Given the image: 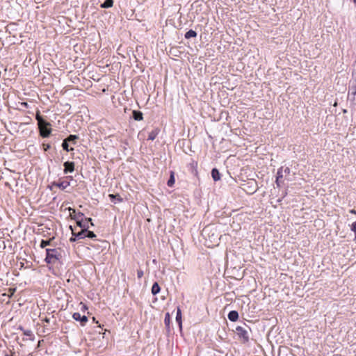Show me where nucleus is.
<instances>
[{"instance_id":"c756f323","label":"nucleus","mask_w":356,"mask_h":356,"mask_svg":"<svg viewBox=\"0 0 356 356\" xmlns=\"http://www.w3.org/2000/svg\"><path fill=\"white\" fill-rule=\"evenodd\" d=\"M0 356H11V355L9 354L7 351L3 350L0 351Z\"/></svg>"},{"instance_id":"ddd939ff","label":"nucleus","mask_w":356,"mask_h":356,"mask_svg":"<svg viewBox=\"0 0 356 356\" xmlns=\"http://www.w3.org/2000/svg\"><path fill=\"white\" fill-rule=\"evenodd\" d=\"M133 118L136 121H140L143 120V113L140 111H133L132 112Z\"/></svg>"},{"instance_id":"5701e85b","label":"nucleus","mask_w":356,"mask_h":356,"mask_svg":"<svg viewBox=\"0 0 356 356\" xmlns=\"http://www.w3.org/2000/svg\"><path fill=\"white\" fill-rule=\"evenodd\" d=\"M174 183H175V178H174L173 173H172L170 179L168 181L167 184L168 186L172 187L173 186Z\"/></svg>"},{"instance_id":"9b49d317","label":"nucleus","mask_w":356,"mask_h":356,"mask_svg":"<svg viewBox=\"0 0 356 356\" xmlns=\"http://www.w3.org/2000/svg\"><path fill=\"white\" fill-rule=\"evenodd\" d=\"M54 185L62 190H64L70 186V182L66 181L60 182H54Z\"/></svg>"},{"instance_id":"2f4dec72","label":"nucleus","mask_w":356,"mask_h":356,"mask_svg":"<svg viewBox=\"0 0 356 356\" xmlns=\"http://www.w3.org/2000/svg\"><path fill=\"white\" fill-rule=\"evenodd\" d=\"M77 239H78V238H76V236H74V237H71V238H70V241L71 242H74V241H76Z\"/></svg>"},{"instance_id":"58836bf2","label":"nucleus","mask_w":356,"mask_h":356,"mask_svg":"<svg viewBox=\"0 0 356 356\" xmlns=\"http://www.w3.org/2000/svg\"><path fill=\"white\" fill-rule=\"evenodd\" d=\"M11 356H13V355H11Z\"/></svg>"},{"instance_id":"7ed1b4c3","label":"nucleus","mask_w":356,"mask_h":356,"mask_svg":"<svg viewBox=\"0 0 356 356\" xmlns=\"http://www.w3.org/2000/svg\"><path fill=\"white\" fill-rule=\"evenodd\" d=\"M235 332L240 340L243 343H246L249 341L250 327L246 324L244 323L243 325L236 326Z\"/></svg>"},{"instance_id":"f257e3e1","label":"nucleus","mask_w":356,"mask_h":356,"mask_svg":"<svg viewBox=\"0 0 356 356\" xmlns=\"http://www.w3.org/2000/svg\"><path fill=\"white\" fill-rule=\"evenodd\" d=\"M35 119L38 121V126L40 135L42 138H47L50 136L51 132V124L46 121L41 115L40 111H37L35 114Z\"/></svg>"},{"instance_id":"c85d7f7f","label":"nucleus","mask_w":356,"mask_h":356,"mask_svg":"<svg viewBox=\"0 0 356 356\" xmlns=\"http://www.w3.org/2000/svg\"><path fill=\"white\" fill-rule=\"evenodd\" d=\"M144 275L143 270L141 269H139L137 270V276L138 278L140 279Z\"/></svg>"},{"instance_id":"9d476101","label":"nucleus","mask_w":356,"mask_h":356,"mask_svg":"<svg viewBox=\"0 0 356 356\" xmlns=\"http://www.w3.org/2000/svg\"><path fill=\"white\" fill-rule=\"evenodd\" d=\"M228 318L231 321H236L238 318V313L236 311H231L228 314Z\"/></svg>"},{"instance_id":"72a5a7b5","label":"nucleus","mask_w":356,"mask_h":356,"mask_svg":"<svg viewBox=\"0 0 356 356\" xmlns=\"http://www.w3.org/2000/svg\"><path fill=\"white\" fill-rule=\"evenodd\" d=\"M49 148H50V145H47L46 147L44 148V150L47 151Z\"/></svg>"},{"instance_id":"1a4fd4ad","label":"nucleus","mask_w":356,"mask_h":356,"mask_svg":"<svg viewBox=\"0 0 356 356\" xmlns=\"http://www.w3.org/2000/svg\"><path fill=\"white\" fill-rule=\"evenodd\" d=\"M111 201L115 204L122 202V198L119 194H110L108 195Z\"/></svg>"},{"instance_id":"39448f33","label":"nucleus","mask_w":356,"mask_h":356,"mask_svg":"<svg viewBox=\"0 0 356 356\" xmlns=\"http://www.w3.org/2000/svg\"><path fill=\"white\" fill-rule=\"evenodd\" d=\"M348 99L351 102L352 104H356V79L350 83L348 95Z\"/></svg>"},{"instance_id":"412c9836","label":"nucleus","mask_w":356,"mask_h":356,"mask_svg":"<svg viewBox=\"0 0 356 356\" xmlns=\"http://www.w3.org/2000/svg\"><path fill=\"white\" fill-rule=\"evenodd\" d=\"M68 141L66 140V138L63 141V143H62V147L63 148V149L66 150L67 152H70V151H72L73 150V148H70L69 149V145H68Z\"/></svg>"},{"instance_id":"4c0bfd02","label":"nucleus","mask_w":356,"mask_h":356,"mask_svg":"<svg viewBox=\"0 0 356 356\" xmlns=\"http://www.w3.org/2000/svg\"><path fill=\"white\" fill-rule=\"evenodd\" d=\"M207 228L204 229L203 232H205L207 231Z\"/></svg>"},{"instance_id":"6ab92c4d","label":"nucleus","mask_w":356,"mask_h":356,"mask_svg":"<svg viewBox=\"0 0 356 356\" xmlns=\"http://www.w3.org/2000/svg\"><path fill=\"white\" fill-rule=\"evenodd\" d=\"M196 36H197V33L192 29L189 30L188 31H187L185 33V38H186V39H189L191 38H195Z\"/></svg>"},{"instance_id":"f704fd0d","label":"nucleus","mask_w":356,"mask_h":356,"mask_svg":"<svg viewBox=\"0 0 356 356\" xmlns=\"http://www.w3.org/2000/svg\"><path fill=\"white\" fill-rule=\"evenodd\" d=\"M83 309H87L86 305H83Z\"/></svg>"},{"instance_id":"2eb2a0df","label":"nucleus","mask_w":356,"mask_h":356,"mask_svg":"<svg viewBox=\"0 0 356 356\" xmlns=\"http://www.w3.org/2000/svg\"><path fill=\"white\" fill-rule=\"evenodd\" d=\"M54 239V237L49 238V240H42L40 242V248H44L47 245H51L52 241Z\"/></svg>"},{"instance_id":"f03ea898","label":"nucleus","mask_w":356,"mask_h":356,"mask_svg":"<svg viewBox=\"0 0 356 356\" xmlns=\"http://www.w3.org/2000/svg\"><path fill=\"white\" fill-rule=\"evenodd\" d=\"M62 257L61 250L59 248H47L46 249V258L44 261L47 264H54L57 261H59Z\"/></svg>"},{"instance_id":"20e7f679","label":"nucleus","mask_w":356,"mask_h":356,"mask_svg":"<svg viewBox=\"0 0 356 356\" xmlns=\"http://www.w3.org/2000/svg\"><path fill=\"white\" fill-rule=\"evenodd\" d=\"M83 213L79 212L78 213L77 216H75L74 218L76 220V224L79 227H80L82 229H88L89 228V223L91 224V225H93V223L92 222V219L90 218H86L84 220L83 219Z\"/></svg>"},{"instance_id":"423d86ee","label":"nucleus","mask_w":356,"mask_h":356,"mask_svg":"<svg viewBox=\"0 0 356 356\" xmlns=\"http://www.w3.org/2000/svg\"><path fill=\"white\" fill-rule=\"evenodd\" d=\"M72 317L75 321H80L81 325H84L88 322V317L86 316H81L78 312L74 313Z\"/></svg>"},{"instance_id":"dca6fc26","label":"nucleus","mask_w":356,"mask_h":356,"mask_svg":"<svg viewBox=\"0 0 356 356\" xmlns=\"http://www.w3.org/2000/svg\"><path fill=\"white\" fill-rule=\"evenodd\" d=\"M161 288L157 282H154L152 286V293L156 295L160 292Z\"/></svg>"},{"instance_id":"4468645a","label":"nucleus","mask_w":356,"mask_h":356,"mask_svg":"<svg viewBox=\"0 0 356 356\" xmlns=\"http://www.w3.org/2000/svg\"><path fill=\"white\" fill-rule=\"evenodd\" d=\"M211 176L213 179L216 181L220 179V175L219 171L216 168H213L211 170Z\"/></svg>"},{"instance_id":"a211bd4d","label":"nucleus","mask_w":356,"mask_h":356,"mask_svg":"<svg viewBox=\"0 0 356 356\" xmlns=\"http://www.w3.org/2000/svg\"><path fill=\"white\" fill-rule=\"evenodd\" d=\"M176 321L178 323L179 327L181 328L182 323H181V309L178 307L177 315H176Z\"/></svg>"},{"instance_id":"c9c22d12","label":"nucleus","mask_w":356,"mask_h":356,"mask_svg":"<svg viewBox=\"0 0 356 356\" xmlns=\"http://www.w3.org/2000/svg\"><path fill=\"white\" fill-rule=\"evenodd\" d=\"M355 5H356V0H353Z\"/></svg>"},{"instance_id":"aec40b11","label":"nucleus","mask_w":356,"mask_h":356,"mask_svg":"<svg viewBox=\"0 0 356 356\" xmlns=\"http://www.w3.org/2000/svg\"><path fill=\"white\" fill-rule=\"evenodd\" d=\"M113 0H106L102 5V8H108L113 6Z\"/></svg>"},{"instance_id":"f3484780","label":"nucleus","mask_w":356,"mask_h":356,"mask_svg":"<svg viewBox=\"0 0 356 356\" xmlns=\"http://www.w3.org/2000/svg\"><path fill=\"white\" fill-rule=\"evenodd\" d=\"M159 131L157 129H155L152 130L151 132H149V136H148V140H154L156 138V137L157 136Z\"/></svg>"},{"instance_id":"0eeeda50","label":"nucleus","mask_w":356,"mask_h":356,"mask_svg":"<svg viewBox=\"0 0 356 356\" xmlns=\"http://www.w3.org/2000/svg\"><path fill=\"white\" fill-rule=\"evenodd\" d=\"M64 165V173L67 174L69 172H72L74 170V163L66 161L63 164Z\"/></svg>"},{"instance_id":"393cba45","label":"nucleus","mask_w":356,"mask_h":356,"mask_svg":"<svg viewBox=\"0 0 356 356\" xmlns=\"http://www.w3.org/2000/svg\"><path fill=\"white\" fill-rule=\"evenodd\" d=\"M86 237L90 238H93L96 237V235L93 232L89 231L87 229Z\"/></svg>"},{"instance_id":"6e6552de","label":"nucleus","mask_w":356,"mask_h":356,"mask_svg":"<svg viewBox=\"0 0 356 356\" xmlns=\"http://www.w3.org/2000/svg\"><path fill=\"white\" fill-rule=\"evenodd\" d=\"M283 178V167H281L278 169L277 172V177L275 180V184L277 187L281 186V179Z\"/></svg>"},{"instance_id":"4be33fe9","label":"nucleus","mask_w":356,"mask_h":356,"mask_svg":"<svg viewBox=\"0 0 356 356\" xmlns=\"http://www.w3.org/2000/svg\"><path fill=\"white\" fill-rule=\"evenodd\" d=\"M79 138L78 136L76 135H70L67 138L66 140L68 141V142H72L73 143H76V140Z\"/></svg>"},{"instance_id":"bb28decb","label":"nucleus","mask_w":356,"mask_h":356,"mask_svg":"<svg viewBox=\"0 0 356 356\" xmlns=\"http://www.w3.org/2000/svg\"><path fill=\"white\" fill-rule=\"evenodd\" d=\"M69 210L70 211H72V212H70V217L72 218V219H74V218L75 216H78V213L76 214V211L73 209H71V208H69Z\"/></svg>"},{"instance_id":"a878e982","label":"nucleus","mask_w":356,"mask_h":356,"mask_svg":"<svg viewBox=\"0 0 356 356\" xmlns=\"http://www.w3.org/2000/svg\"><path fill=\"white\" fill-rule=\"evenodd\" d=\"M291 170L289 167L284 168L283 167V175H288L290 174Z\"/></svg>"},{"instance_id":"473e14b6","label":"nucleus","mask_w":356,"mask_h":356,"mask_svg":"<svg viewBox=\"0 0 356 356\" xmlns=\"http://www.w3.org/2000/svg\"><path fill=\"white\" fill-rule=\"evenodd\" d=\"M42 321H44L47 323H49L50 321V319L47 317H45L44 319H42Z\"/></svg>"},{"instance_id":"e433bc0d","label":"nucleus","mask_w":356,"mask_h":356,"mask_svg":"<svg viewBox=\"0 0 356 356\" xmlns=\"http://www.w3.org/2000/svg\"><path fill=\"white\" fill-rule=\"evenodd\" d=\"M255 191H256V189H254V190L251 192V193H254Z\"/></svg>"},{"instance_id":"f8f14e48","label":"nucleus","mask_w":356,"mask_h":356,"mask_svg":"<svg viewBox=\"0 0 356 356\" xmlns=\"http://www.w3.org/2000/svg\"><path fill=\"white\" fill-rule=\"evenodd\" d=\"M86 229H82V230L78 233L72 232L73 236H76L78 239H83L86 238Z\"/></svg>"},{"instance_id":"7c9ffc66","label":"nucleus","mask_w":356,"mask_h":356,"mask_svg":"<svg viewBox=\"0 0 356 356\" xmlns=\"http://www.w3.org/2000/svg\"><path fill=\"white\" fill-rule=\"evenodd\" d=\"M21 106H23V107H24V108H28V107H29V104H28V103H27V102H22V103H21Z\"/></svg>"},{"instance_id":"b1692460","label":"nucleus","mask_w":356,"mask_h":356,"mask_svg":"<svg viewBox=\"0 0 356 356\" xmlns=\"http://www.w3.org/2000/svg\"><path fill=\"white\" fill-rule=\"evenodd\" d=\"M170 322V316L169 313H166L164 318V323L166 325H169Z\"/></svg>"},{"instance_id":"cd10ccee","label":"nucleus","mask_w":356,"mask_h":356,"mask_svg":"<svg viewBox=\"0 0 356 356\" xmlns=\"http://www.w3.org/2000/svg\"><path fill=\"white\" fill-rule=\"evenodd\" d=\"M24 334L27 337H33V336L32 331L29 330H24Z\"/></svg>"}]
</instances>
